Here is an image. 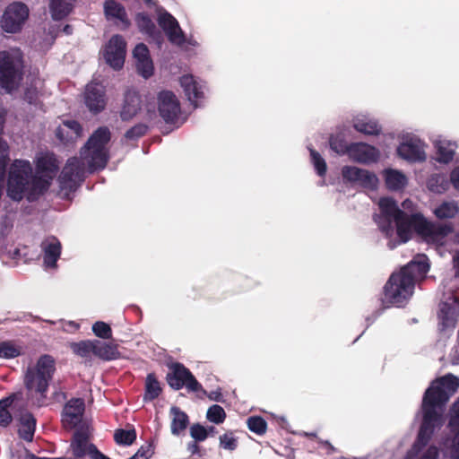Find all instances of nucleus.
Returning a JSON list of instances; mask_svg holds the SVG:
<instances>
[{
	"label": "nucleus",
	"instance_id": "4c0bfd02",
	"mask_svg": "<svg viewBox=\"0 0 459 459\" xmlns=\"http://www.w3.org/2000/svg\"><path fill=\"white\" fill-rule=\"evenodd\" d=\"M114 440L118 445L131 446L136 440V431L131 429H118L114 433Z\"/></svg>",
	"mask_w": 459,
	"mask_h": 459
},
{
	"label": "nucleus",
	"instance_id": "603ef678",
	"mask_svg": "<svg viewBox=\"0 0 459 459\" xmlns=\"http://www.w3.org/2000/svg\"><path fill=\"white\" fill-rule=\"evenodd\" d=\"M437 161L442 163H449L454 159L455 152L452 149L444 146L442 143H440L437 146Z\"/></svg>",
	"mask_w": 459,
	"mask_h": 459
},
{
	"label": "nucleus",
	"instance_id": "6e6552de",
	"mask_svg": "<svg viewBox=\"0 0 459 459\" xmlns=\"http://www.w3.org/2000/svg\"><path fill=\"white\" fill-rule=\"evenodd\" d=\"M380 214L394 219L396 226V234L401 242L405 243L411 238L410 225L412 214L409 215L401 210L396 202L391 197H383L379 200Z\"/></svg>",
	"mask_w": 459,
	"mask_h": 459
},
{
	"label": "nucleus",
	"instance_id": "412c9836",
	"mask_svg": "<svg viewBox=\"0 0 459 459\" xmlns=\"http://www.w3.org/2000/svg\"><path fill=\"white\" fill-rule=\"evenodd\" d=\"M43 251L44 264L47 267H56V262L61 255V243L54 236L45 239L41 244Z\"/></svg>",
	"mask_w": 459,
	"mask_h": 459
},
{
	"label": "nucleus",
	"instance_id": "a18cd8bd",
	"mask_svg": "<svg viewBox=\"0 0 459 459\" xmlns=\"http://www.w3.org/2000/svg\"><path fill=\"white\" fill-rule=\"evenodd\" d=\"M206 417L209 421L221 424L226 419V412L221 405L213 404L208 409Z\"/></svg>",
	"mask_w": 459,
	"mask_h": 459
},
{
	"label": "nucleus",
	"instance_id": "774afa93",
	"mask_svg": "<svg viewBox=\"0 0 459 459\" xmlns=\"http://www.w3.org/2000/svg\"><path fill=\"white\" fill-rule=\"evenodd\" d=\"M455 443H454V449H455V452L458 454L459 455V433H455Z\"/></svg>",
	"mask_w": 459,
	"mask_h": 459
},
{
	"label": "nucleus",
	"instance_id": "5fc2aeb1",
	"mask_svg": "<svg viewBox=\"0 0 459 459\" xmlns=\"http://www.w3.org/2000/svg\"><path fill=\"white\" fill-rule=\"evenodd\" d=\"M9 161L8 150L0 151V186H4L6 166Z\"/></svg>",
	"mask_w": 459,
	"mask_h": 459
},
{
	"label": "nucleus",
	"instance_id": "1a4fd4ad",
	"mask_svg": "<svg viewBox=\"0 0 459 459\" xmlns=\"http://www.w3.org/2000/svg\"><path fill=\"white\" fill-rule=\"evenodd\" d=\"M168 385L173 390H180L184 386L190 392H200L204 390L202 385L196 380L193 373L184 364L174 362L169 366V372L166 376Z\"/></svg>",
	"mask_w": 459,
	"mask_h": 459
},
{
	"label": "nucleus",
	"instance_id": "0eeeda50",
	"mask_svg": "<svg viewBox=\"0 0 459 459\" xmlns=\"http://www.w3.org/2000/svg\"><path fill=\"white\" fill-rule=\"evenodd\" d=\"M410 231L414 230L428 243L442 244L445 238L453 232L451 223H435L426 220L421 213H413Z\"/></svg>",
	"mask_w": 459,
	"mask_h": 459
},
{
	"label": "nucleus",
	"instance_id": "79ce46f5",
	"mask_svg": "<svg viewBox=\"0 0 459 459\" xmlns=\"http://www.w3.org/2000/svg\"><path fill=\"white\" fill-rule=\"evenodd\" d=\"M22 354V347L13 342H3L0 343V358L13 359Z\"/></svg>",
	"mask_w": 459,
	"mask_h": 459
},
{
	"label": "nucleus",
	"instance_id": "052dcab7",
	"mask_svg": "<svg viewBox=\"0 0 459 459\" xmlns=\"http://www.w3.org/2000/svg\"><path fill=\"white\" fill-rule=\"evenodd\" d=\"M195 440L191 441L187 444V451L191 454V455H197L199 456H202V454L200 452V446L197 444Z\"/></svg>",
	"mask_w": 459,
	"mask_h": 459
},
{
	"label": "nucleus",
	"instance_id": "49530a36",
	"mask_svg": "<svg viewBox=\"0 0 459 459\" xmlns=\"http://www.w3.org/2000/svg\"><path fill=\"white\" fill-rule=\"evenodd\" d=\"M93 333L100 339L108 340L112 338V329L110 325L103 321H97L92 325Z\"/></svg>",
	"mask_w": 459,
	"mask_h": 459
},
{
	"label": "nucleus",
	"instance_id": "f8f14e48",
	"mask_svg": "<svg viewBox=\"0 0 459 459\" xmlns=\"http://www.w3.org/2000/svg\"><path fill=\"white\" fill-rule=\"evenodd\" d=\"M84 104L89 111L94 115L102 112L107 106L105 86L98 82H89L83 93Z\"/></svg>",
	"mask_w": 459,
	"mask_h": 459
},
{
	"label": "nucleus",
	"instance_id": "9d476101",
	"mask_svg": "<svg viewBox=\"0 0 459 459\" xmlns=\"http://www.w3.org/2000/svg\"><path fill=\"white\" fill-rule=\"evenodd\" d=\"M84 180V163L77 157L69 158L58 178L62 190L75 191Z\"/></svg>",
	"mask_w": 459,
	"mask_h": 459
},
{
	"label": "nucleus",
	"instance_id": "8fccbe9b",
	"mask_svg": "<svg viewBox=\"0 0 459 459\" xmlns=\"http://www.w3.org/2000/svg\"><path fill=\"white\" fill-rule=\"evenodd\" d=\"M453 308L450 305L445 303L440 308L439 317L444 326H450L455 324V318L453 316Z\"/></svg>",
	"mask_w": 459,
	"mask_h": 459
},
{
	"label": "nucleus",
	"instance_id": "4d7b16f0",
	"mask_svg": "<svg viewBox=\"0 0 459 459\" xmlns=\"http://www.w3.org/2000/svg\"><path fill=\"white\" fill-rule=\"evenodd\" d=\"M140 459H149L153 455L152 445L151 443L142 446L135 453Z\"/></svg>",
	"mask_w": 459,
	"mask_h": 459
},
{
	"label": "nucleus",
	"instance_id": "bf43d9fd",
	"mask_svg": "<svg viewBox=\"0 0 459 459\" xmlns=\"http://www.w3.org/2000/svg\"><path fill=\"white\" fill-rule=\"evenodd\" d=\"M4 121H5V119H4V112H0V151H4V150H8L9 149L6 142H4L2 139V134H3V131H4Z\"/></svg>",
	"mask_w": 459,
	"mask_h": 459
},
{
	"label": "nucleus",
	"instance_id": "69168bd1",
	"mask_svg": "<svg viewBox=\"0 0 459 459\" xmlns=\"http://www.w3.org/2000/svg\"><path fill=\"white\" fill-rule=\"evenodd\" d=\"M454 264L456 269V274L459 275V251H457L454 256Z\"/></svg>",
	"mask_w": 459,
	"mask_h": 459
},
{
	"label": "nucleus",
	"instance_id": "de8ad7c7",
	"mask_svg": "<svg viewBox=\"0 0 459 459\" xmlns=\"http://www.w3.org/2000/svg\"><path fill=\"white\" fill-rule=\"evenodd\" d=\"M220 446L225 450L233 451L238 447V442L232 431H227L219 437Z\"/></svg>",
	"mask_w": 459,
	"mask_h": 459
},
{
	"label": "nucleus",
	"instance_id": "2eb2a0df",
	"mask_svg": "<svg viewBox=\"0 0 459 459\" xmlns=\"http://www.w3.org/2000/svg\"><path fill=\"white\" fill-rule=\"evenodd\" d=\"M85 411V403L82 398H72L67 401L61 413L62 425L65 429L76 428L82 421Z\"/></svg>",
	"mask_w": 459,
	"mask_h": 459
},
{
	"label": "nucleus",
	"instance_id": "4be33fe9",
	"mask_svg": "<svg viewBox=\"0 0 459 459\" xmlns=\"http://www.w3.org/2000/svg\"><path fill=\"white\" fill-rule=\"evenodd\" d=\"M397 153L409 161H423L426 159L420 143L412 139L402 143L397 148Z\"/></svg>",
	"mask_w": 459,
	"mask_h": 459
},
{
	"label": "nucleus",
	"instance_id": "864d4df0",
	"mask_svg": "<svg viewBox=\"0 0 459 459\" xmlns=\"http://www.w3.org/2000/svg\"><path fill=\"white\" fill-rule=\"evenodd\" d=\"M448 425L453 433H459V398L453 405V414Z\"/></svg>",
	"mask_w": 459,
	"mask_h": 459
},
{
	"label": "nucleus",
	"instance_id": "aec40b11",
	"mask_svg": "<svg viewBox=\"0 0 459 459\" xmlns=\"http://www.w3.org/2000/svg\"><path fill=\"white\" fill-rule=\"evenodd\" d=\"M90 436L88 432L84 429H78L74 432L73 436V439L71 442V447L73 450V455L74 458H82L86 455H89L91 458L93 457L92 446H95L92 443L89 442Z\"/></svg>",
	"mask_w": 459,
	"mask_h": 459
},
{
	"label": "nucleus",
	"instance_id": "ddd939ff",
	"mask_svg": "<svg viewBox=\"0 0 459 459\" xmlns=\"http://www.w3.org/2000/svg\"><path fill=\"white\" fill-rule=\"evenodd\" d=\"M126 42L123 36L116 34L110 38L104 50V59L113 69L120 70L125 63Z\"/></svg>",
	"mask_w": 459,
	"mask_h": 459
},
{
	"label": "nucleus",
	"instance_id": "37998d69",
	"mask_svg": "<svg viewBox=\"0 0 459 459\" xmlns=\"http://www.w3.org/2000/svg\"><path fill=\"white\" fill-rule=\"evenodd\" d=\"M374 220L379 230L386 236L391 237L394 233L393 221L394 219L382 214H376Z\"/></svg>",
	"mask_w": 459,
	"mask_h": 459
},
{
	"label": "nucleus",
	"instance_id": "338daca9",
	"mask_svg": "<svg viewBox=\"0 0 459 459\" xmlns=\"http://www.w3.org/2000/svg\"><path fill=\"white\" fill-rule=\"evenodd\" d=\"M25 459H62V458H48V457H38L34 454L28 452Z\"/></svg>",
	"mask_w": 459,
	"mask_h": 459
},
{
	"label": "nucleus",
	"instance_id": "4468645a",
	"mask_svg": "<svg viewBox=\"0 0 459 459\" xmlns=\"http://www.w3.org/2000/svg\"><path fill=\"white\" fill-rule=\"evenodd\" d=\"M158 110L167 124H173L181 112L179 100L172 91H162L158 94Z\"/></svg>",
	"mask_w": 459,
	"mask_h": 459
},
{
	"label": "nucleus",
	"instance_id": "f704fd0d",
	"mask_svg": "<svg viewBox=\"0 0 459 459\" xmlns=\"http://www.w3.org/2000/svg\"><path fill=\"white\" fill-rule=\"evenodd\" d=\"M16 394H13L5 398L0 400V426L7 427L13 420V417L11 412L9 411V408L13 403L16 399Z\"/></svg>",
	"mask_w": 459,
	"mask_h": 459
},
{
	"label": "nucleus",
	"instance_id": "cd10ccee",
	"mask_svg": "<svg viewBox=\"0 0 459 459\" xmlns=\"http://www.w3.org/2000/svg\"><path fill=\"white\" fill-rule=\"evenodd\" d=\"M19 422V437L25 441L31 442L36 429L35 417L32 413L26 411L21 414Z\"/></svg>",
	"mask_w": 459,
	"mask_h": 459
},
{
	"label": "nucleus",
	"instance_id": "a19ab883",
	"mask_svg": "<svg viewBox=\"0 0 459 459\" xmlns=\"http://www.w3.org/2000/svg\"><path fill=\"white\" fill-rule=\"evenodd\" d=\"M247 428L250 431L262 436L267 430V422L261 416H251L247 420Z\"/></svg>",
	"mask_w": 459,
	"mask_h": 459
},
{
	"label": "nucleus",
	"instance_id": "473e14b6",
	"mask_svg": "<svg viewBox=\"0 0 459 459\" xmlns=\"http://www.w3.org/2000/svg\"><path fill=\"white\" fill-rule=\"evenodd\" d=\"M75 0H51L49 8L53 20L60 21L65 18L73 9Z\"/></svg>",
	"mask_w": 459,
	"mask_h": 459
},
{
	"label": "nucleus",
	"instance_id": "72a5a7b5",
	"mask_svg": "<svg viewBox=\"0 0 459 459\" xmlns=\"http://www.w3.org/2000/svg\"><path fill=\"white\" fill-rule=\"evenodd\" d=\"M353 127L356 131L367 135H378L381 133L378 123L366 117L356 119Z\"/></svg>",
	"mask_w": 459,
	"mask_h": 459
},
{
	"label": "nucleus",
	"instance_id": "e433bc0d",
	"mask_svg": "<svg viewBox=\"0 0 459 459\" xmlns=\"http://www.w3.org/2000/svg\"><path fill=\"white\" fill-rule=\"evenodd\" d=\"M459 212V207L455 202H443L434 210V214L440 220L453 219Z\"/></svg>",
	"mask_w": 459,
	"mask_h": 459
},
{
	"label": "nucleus",
	"instance_id": "5701e85b",
	"mask_svg": "<svg viewBox=\"0 0 459 459\" xmlns=\"http://www.w3.org/2000/svg\"><path fill=\"white\" fill-rule=\"evenodd\" d=\"M158 23L170 41L173 42L177 39H183V31L178 21L169 13L164 12L160 13Z\"/></svg>",
	"mask_w": 459,
	"mask_h": 459
},
{
	"label": "nucleus",
	"instance_id": "ea45409f",
	"mask_svg": "<svg viewBox=\"0 0 459 459\" xmlns=\"http://www.w3.org/2000/svg\"><path fill=\"white\" fill-rule=\"evenodd\" d=\"M37 169L42 173H55L58 169L56 158L53 155H45L39 158Z\"/></svg>",
	"mask_w": 459,
	"mask_h": 459
},
{
	"label": "nucleus",
	"instance_id": "c756f323",
	"mask_svg": "<svg viewBox=\"0 0 459 459\" xmlns=\"http://www.w3.org/2000/svg\"><path fill=\"white\" fill-rule=\"evenodd\" d=\"M169 411L172 416L170 424L171 433L178 436L187 428L189 418L185 411H181L180 408L177 406H172Z\"/></svg>",
	"mask_w": 459,
	"mask_h": 459
},
{
	"label": "nucleus",
	"instance_id": "6e6d98bb",
	"mask_svg": "<svg viewBox=\"0 0 459 459\" xmlns=\"http://www.w3.org/2000/svg\"><path fill=\"white\" fill-rule=\"evenodd\" d=\"M24 100L30 104H37L39 100V91L34 86H30L25 89Z\"/></svg>",
	"mask_w": 459,
	"mask_h": 459
},
{
	"label": "nucleus",
	"instance_id": "2f4dec72",
	"mask_svg": "<svg viewBox=\"0 0 459 459\" xmlns=\"http://www.w3.org/2000/svg\"><path fill=\"white\" fill-rule=\"evenodd\" d=\"M161 393L162 387L160 386V383L159 382L155 373H149L145 378L143 401L152 402L157 399Z\"/></svg>",
	"mask_w": 459,
	"mask_h": 459
},
{
	"label": "nucleus",
	"instance_id": "f257e3e1",
	"mask_svg": "<svg viewBox=\"0 0 459 459\" xmlns=\"http://www.w3.org/2000/svg\"><path fill=\"white\" fill-rule=\"evenodd\" d=\"M458 386L459 378L448 374L432 382L425 391L421 403L422 420L411 448L415 454L429 444L436 429L443 426L442 409Z\"/></svg>",
	"mask_w": 459,
	"mask_h": 459
},
{
	"label": "nucleus",
	"instance_id": "9b49d317",
	"mask_svg": "<svg viewBox=\"0 0 459 459\" xmlns=\"http://www.w3.org/2000/svg\"><path fill=\"white\" fill-rule=\"evenodd\" d=\"M28 16L27 5L14 2L6 7L1 19V27L5 32L17 33L22 30Z\"/></svg>",
	"mask_w": 459,
	"mask_h": 459
},
{
	"label": "nucleus",
	"instance_id": "423d86ee",
	"mask_svg": "<svg viewBox=\"0 0 459 459\" xmlns=\"http://www.w3.org/2000/svg\"><path fill=\"white\" fill-rule=\"evenodd\" d=\"M56 372V360L49 354L41 355L33 368H28L24 376V385L29 391H33L46 397L49 382Z\"/></svg>",
	"mask_w": 459,
	"mask_h": 459
},
{
	"label": "nucleus",
	"instance_id": "7ed1b4c3",
	"mask_svg": "<svg viewBox=\"0 0 459 459\" xmlns=\"http://www.w3.org/2000/svg\"><path fill=\"white\" fill-rule=\"evenodd\" d=\"M48 186V180L33 174L30 161L15 160L11 164L6 192L12 200L20 202L25 197L29 202L36 201Z\"/></svg>",
	"mask_w": 459,
	"mask_h": 459
},
{
	"label": "nucleus",
	"instance_id": "39448f33",
	"mask_svg": "<svg viewBox=\"0 0 459 459\" xmlns=\"http://www.w3.org/2000/svg\"><path fill=\"white\" fill-rule=\"evenodd\" d=\"M23 55L19 48L0 51V87L10 93L23 78Z\"/></svg>",
	"mask_w": 459,
	"mask_h": 459
},
{
	"label": "nucleus",
	"instance_id": "f03ea898",
	"mask_svg": "<svg viewBox=\"0 0 459 459\" xmlns=\"http://www.w3.org/2000/svg\"><path fill=\"white\" fill-rule=\"evenodd\" d=\"M429 270L428 257L421 255L393 273L384 286L385 301L402 306L412 296L416 281L424 279Z\"/></svg>",
	"mask_w": 459,
	"mask_h": 459
},
{
	"label": "nucleus",
	"instance_id": "c9c22d12",
	"mask_svg": "<svg viewBox=\"0 0 459 459\" xmlns=\"http://www.w3.org/2000/svg\"><path fill=\"white\" fill-rule=\"evenodd\" d=\"M329 146L338 155H349L350 153V144L346 142L342 133L331 134L329 137Z\"/></svg>",
	"mask_w": 459,
	"mask_h": 459
},
{
	"label": "nucleus",
	"instance_id": "dca6fc26",
	"mask_svg": "<svg viewBox=\"0 0 459 459\" xmlns=\"http://www.w3.org/2000/svg\"><path fill=\"white\" fill-rule=\"evenodd\" d=\"M342 175L344 180L359 184L360 186L368 189H375L378 182L374 173L354 166H344L342 169Z\"/></svg>",
	"mask_w": 459,
	"mask_h": 459
},
{
	"label": "nucleus",
	"instance_id": "20e7f679",
	"mask_svg": "<svg viewBox=\"0 0 459 459\" xmlns=\"http://www.w3.org/2000/svg\"><path fill=\"white\" fill-rule=\"evenodd\" d=\"M111 134L108 127L100 126L93 132L81 150V158L88 164L90 172L103 169L108 161V152L106 148L110 141Z\"/></svg>",
	"mask_w": 459,
	"mask_h": 459
},
{
	"label": "nucleus",
	"instance_id": "a211bd4d",
	"mask_svg": "<svg viewBox=\"0 0 459 459\" xmlns=\"http://www.w3.org/2000/svg\"><path fill=\"white\" fill-rule=\"evenodd\" d=\"M141 96L134 89H127L124 93L123 104L119 112L122 121L133 119L141 110Z\"/></svg>",
	"mask_w": 459,
	"mask_h": 459
},
{
	"label": "nucleus",
	"instance_id": "c85d7f7f",
	"mask_svg": "<svg viewBox=\"0 0 459 459\" xmlns=\"http://www.w3.org/2000/svg\"><path fill=\"white\" fill-rule=\"evenodd\" d=\"M69 348L74 355L83 359L85 362H91L94 356V339L70 342Z\"/></svg>",
	"mask_w": 459,
	"mask_h": 459
},
{
	"label": "nucleus",
	"instance_id": "0e129e2a",
	"mask_svg": "<svg viewBox=\"0 0 459 459\" xmlns=\"http://www.w3.org/2000/svg\"><path fill=\"white\" fill-rule=\"evenodd\" d=\"M92 452L94 453L93 454V457L91 459H111L109 457H108L107 455H105L103 453H101L96 446H92Z\"/></svg>",
	"mask_w": 459,
	"mask_h": 459
},
{
	"label": "nucleus",
	"instance_id": "58836bf2",
	"mask_svg": "<svg viewBox=\"0 0 459 459\" xmlns=\"http://www.w3.org/2000/svg\"><path fill=\"white\" fill-rule=\"evenodd\" d=\"M140 31L153 36L156 33V26L148 14L140 13L135 18Z\"/></svg>",
	"mask_w": 459,
	"mask_h": 459
},
{
	"label": "nucleus",
	"instance_id": "13d9d810",
	"mask_svg": "<svg viewBox=\"0 0 459 459\" xmlns=\"http://www.w3.org/2000/svg\"><path fill=\"white\" fill-rule=\"evenodd\" d=\"M438 449L436 446H430L418 459H437Z\"/></svg>",
	"mask_w": 459,
	"mask_h": 459
},
{
	"label": "nucleus",
	"instance_id": "bb28decb",
	"mask_svg": "<svg viewBox=\"0 0 459 459\" xmlns=\"http://www.w3.org/2000/svg\"><path fill=\"white\" fill-rule=\"evenodd\" d=\"M104 13L108 20H118L126 28L130 25L125 7L116 0L105 1Z\"/></svg>",
	"mask_w": 459,
	"mask_h": 459
},
{
	"label": "nucleus",
	"instance_id": "680f3d73",
	"mask_svg": "<svg viewBox=\"0 0 459 459\" xmlns=\"http://www.w3.org/2000/svg\"><path fill=\"white\" fill-rule=\"evenodd\" d=\"M451 181L455 188L459 190V167L452 171Z\"/></svg>",
	"mask_w": 459,
	"mask_h": 459
},
{
	"label": "nucleus",
	"instance_id": "c03bdc74",
	"mask_svg": "<svg viewBox=\"0 0 459 459\" xmlns=\"http://www.w3.org/2000/svg\"><path fill=\"white\" fill-rule=\"evenodd\" d=\"M311 161L316 170V173L320 177H324L326 174L327 165L325 159L313 148H309Z\"/></svg>",
	"mask_w": 459,
	"mask_h": 459
},
{
	"label": "nucleus",
	"instance_id": "b1692460",
	"mask_svg": "<svg viewBox=\"0 0 459 459\" xmlns=\"http://www.w3.org/2000/svg\"><path fill=\"white\" fill-rule=\"evenodd\" d=\"M82 128L76 120H66L58 126L56 131V136L62 143H68L74 142L82 134Z\"/></svg>",
	"mask_w": 459,
	"mask_h": 459
},
{
	"label": "nucleus",
	"instance_id": "f3484780",
	"mask_svg": "<svg viewBox=\"0 0 459 459\" xmlns=\"http://www.w3.org/2000/svg\"><path fill=\"white\" fill-rule=\"evenodd\" d=\"M349 157L356 162L368 164L378 160L379 151L365 143H350Z\"/></svg>",
	"mask_w": 459,
	"mask_h": 459
},
{
	"label": "nucleus",
	"instance_id": "09e8293b",
	"mask_svg": "<svg viewBox=\"0 0 459 459\" xmlns=\"http://www.w3.org/2000/svg\"><path fill=\"white\" fill-rule=\"evenodd\" d=\"M148 131V126L143 123H139L129 128L126 134L125 138L131 141L138 140L144 136Z\"/></svg>",
	"mask_w": 459,
	"mask_h": 459
},
{
	"label": "nucleus",
	"instance_id": "7c9ffc66",
	"mask_svg": "<svg viewBox=\"0 0 459 459\" xmlns=\"http://www.w3.org/2000/svg\"><path fill=\"white\" fill-rule=\"evenodd\" d=\"M384 173L385 186L389 190H402L406 186L407 178L403 173L393 169H387Z\"/></svg>",
	"mask_w": 459,
	"mask_h": 459
},
{
	"label": "nucleus",
	"instance_id": "393cba45",
	"mask_svg": "<svg viewBox=\"0 0 459 459\" xmlns=\"http://www.w3.org/2000/svg\"><path fill=\"white\" fill-rule=\"evenodd\" d=\"M94 357L103 361H111L121 358V352L117 343L94 339Z\"/></svg>",
	"mask_w": 459,
	"mask_h": 459
},
{
	"label": "nucleus",
	"instance_id": "6ab92c4d",
	"mask_svg": "<svg viewBox=\"0 0 459 459\" xmlns=\"http://www.w3.org/2000/svg\"><path fill=\"white\" fill-rule=\"evenodd\" d=\"M133 55L138 74L145 79L150 78L153 74L154 68L147 46L143 43L137 44Z\"/></svg>",
	"mask_w": 459,
	"mask_h": 459
},
{
	"label": "nucleus",
	"instance_id": "3c124183",
	"mask_svg": "<svg viewBox=\"0 0 459 459\" xmlns=\"http://www.w3.org/2000/svg\"><path fill=\"white\" fill-rule=\"evenodd\" d=\"M190 435L196 442H202L208 437L209 431L203 425L195 423L190 428Z\"/></svg>",
	"mask_w": 459,
	"mask_h": 459
},
{
	"label": "nucleus",
	"instance_id": "e2e57ef3",
	"mask_svg": "<svg viewBox=\"0 0 459 459\" xmlns=\"http://www.w3.org/2000/svg\"><path fill=\"white\" fill-rule=\"evenodd\" d=\"M208 398L212 401L221 402L222 400V394L221 390L212 391L207 394Z\"/></svg>",
	"mask_w": 459,
	"mask_h": 459
},
{
	"label": "nucleus",
	"instance_id": "a878e982",
	"mask_svg": "<svg viewBox=\"0 0 459 459\" xmlns=\"http://www.w3.org/2000/svg\"><path fill=\"white\" fill-rule=\"evenodd\" d=\"M179 82L188 100L197 107L196 102L204 98L202 87L191 74L183 75Z\"/></svg>",
	"mask_w": 459,
	"mask_h": 459
}]
</instances>
